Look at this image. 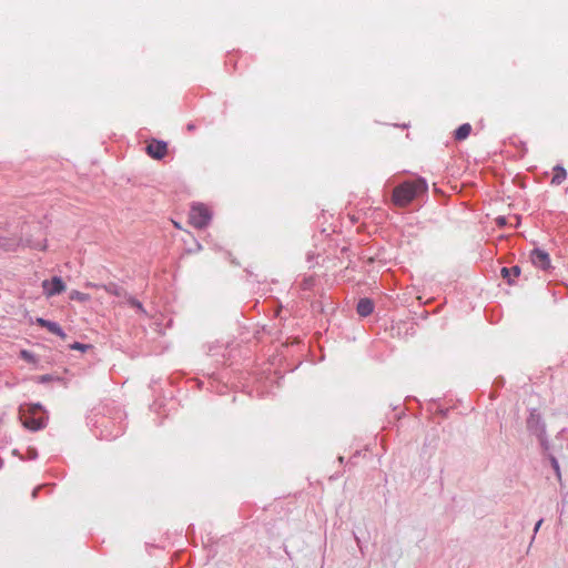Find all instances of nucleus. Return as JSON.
Instances as JSON below:
<instances>
[{
    "label": "nucleus",
    "mask_w": 568,
    "mask_h": 568,
    "mask_svg": "<svg viewBox=\"0 0 568 568\" xmlns=\"http://www.w3.org/2000/svg\"><path fill=\"white\" fill-rule=\"evenodd\" d=\"M339 463H344V458L341 456L338 457Z\"/></svg>",
    "instance_id": "c756f323"
},
{
    "label": "nucleus",
    "mask_w": 568,
    "mask_h": 568,
    "mask_svg": "<svg viewBox=\"0 0 568 568\" xmlns=\"http://www.w3.org/2000/svg\"><path fill=\"white\" fill-rule=\"evenodd\" d=\"M48 419L49 416L44 407L40 403H36L29 406L23 424L28 429L37 432L47 426Z\"/></svg>",
    "instance_id": "f03ea898"
},
{
    "label": "nucleus",
    "mask_w": 568,
    "mask_h": 568,
    "mask_svg": "<svg viewBox=\"0 0 568 568\" xmlns=\"http://www.w3.org/2000/svg\"><path fill=\"white\" fill-rule=\"evenodd\" d=\"M0 247H3L4 250L9 251L12 248V244L9 243V240L0 236Z\"/></svg>",
    "instance_id": "412c9836"
},
{
    "label": "nucleus",
    "mask_w": 568,
    "mask_h": 568,
    "mask_svg": "<svg viewBox=\"0 0 568 568\" xmlns=\"http://www.w3.org/2000/svg\"><path fill=\"white\" fill-rule=\"evenodd\" d=\"M470 133H471V125L469 123H464V124L459 125L454 131V138L456 141H463V140L467 139Z\"/></svg>",
    "instance_id": "9b49d317"
},
{
    "label": "nucleus",
    "mask_w": 568,
    "mask_h": 568,
    "mask_svg": "<svg viewBox=\"0 0 568 568\" xmlns=\"http://www.w3.org/2000/svg\"><path fill=\"white\" fill-rule=\"evenodd\" d=\"M530 260L536 267L542 271H548L551 268L550 256L545 250L539 247L534 248L530 252Z\"/></svg>",
    "instance_id": "423d86ee"
},
{
    "label": "nucleus",
    "mask_w": 568,
    "mask_h": 568,
    "mask_svg": "<svg viewBox=\"0 0 568 568\" xmlns=\"http://www.w3.org/2000/svg\"><path fill=\"white\" fill-rule=\"evenodd\" d=\"M48 322H49V320H45V318H42V317H38V318H37V321H36V323H37L39 326L44 327V328H45V326H47Z\"/></svg>",
    "instance_id": "5701e85b"
},
{
    "label": "nucleus",
    "mask_w": 568,
    "mask_h": 568,
    "mask_svg": "<svg viewBox=\"0 0 568 568\" xmlns=\"http://www.w3.org/2000/svg\"><path fill=\"white\" fill-rule=\"evenodd\" d=\"M354 537H355V540H356L357 546H358V547H359V549L362 550V547H361V540H359V538H358L356 535H354Z\"/></svg>",
    "instance_id": "c85d7f7f"
},
{
    "label": "nucleus",
    "mask_w": 568,
    "mask_h": 568,
    "mask_svg": "<svg viewBox=\"0 0 568 568\" xmlns=\"http://www.w3.org/2000/svg\"><path fill=\"white\" fill-rule=\"evenodd\" d=\"M520 273L521 268L518 265H514L511 267H501L500 270L503 278L506 280L509 285H513L515 283L514 278L518 277Z\"/></svg>",
    "instance_id": "9d476101"
},
{
    "label": "nucleus",
    "mask_w": 568,
    "mask_h": 568,
    "mask_svg": "<svg viewBox=\"0 0 568 568\" xmlns=\"http://www.w3.org/2000/svg\"><path fill=\"white\" fill-rule=\"evenodd\" d=\"M189 219L195 229L203 230L210 224L212 213L205 204L195 203L191 206Z\"/></svg>",
    "instance_id": "7ed1b4c3"
},
{
    "label": "nucleus",
    "mask_w": 568,
    "mask_h": 568,
    "mask_svg": "<svg viewBox=\"0 0 568 568\" xmlns=\"http://www.w3.org/2000/svg\"><path fill=\"white\" fill-rule=\"evenodd\" d=\"M496 224L499 226V227H504L507 225V217L506 216H503V215H499L496 217Z\"/></svg>",
    "instance_id": "4be33fe9"
},
{
    "label": "nucleus",
    "mask_w": 568,
    "mask_h": 568,
    "mask_svg": "<svg viewBox=\"0 0 568 568\" xmlns=\"http://www.w3.org/2000/svg\"><path fill=\"white\" fill-rule=\"evenodd\" d=\"M51 379H52V376H51V375H49V374L40 376V382H41V383H48V382H50Z\"/></svg>",
    "instance_id": "b1692460"
},
{
    "label": "nucleus",
    "mask_w": 568,
    "mask_h": 568,
    "mask_svg": "<svg viewBox=\"0 0 568 568\" xmlns=\"http://www.w3.org/2000/svg\"><path fill=\"white\" fill-rule=\"evenodd\" d=\"M195 128H196V126H195V124H194V123H189V124L186 125L187 131H194V130H195Z\"/></svg>",
    "instance_id": "a878e982"
},
{
    "label": "nucleus",
    "mask_w": 568,
    "mask_h": 568,
    "mask_svg": "<svg viewBox=\"0 0 568 568\" xmlns=\"http://www.w3.org/2000/svg\"><path fill=\"white\" fill-rule=\"evenodd\" d=\"M103 437H104L105 439H108V440H111V439L116 438V437H118V434H116V435H113V436L104 435Z\"/></svg>",
    "instance_id": "cd10ccee"
},
{
    "label": "nucleus",
    "mask_w": 568,
    "mask_h": 568,
    "mask_svg": "<svg viewBox=\"0 0 568 568\" xmlns=\"http://www.w3.org/2000/svg\"><path fill=\"white\" fill-rule=\"evenodd\" d=\"M537 438L539 440V444H540L542 450L545 453H547L549 450V448H550V444H549V440H548V437H547V432L544 433L542 435L537 436Z\"/></svg>",
    "instance_id": "dca6fc26"
},
{
    "label": "nucleus",
    "mask_w": 568,
    "mask_h": 568,
    "mask_svg": "<svg viewBox=\"0 0 568 568\" xmlns=\"http://www.w3.org/2000/svg\"><path fill=\"white\" fill-rule=\"evenodd\" d=\"M526 427L529 434L536 437L546 433V423L537 408L529 409Z\"/></svg>",
    "instance_id": "20e7f679"
},
{
    "label": "nucleus",
    "mask_w": 568,
    "mask_h": 568,
    "mask_svg": "<svg viewBox=\"0 0 568 568\" xmlns=\"http://www.w3.org/2000/svg\"><path fill=\"white\" fill-rule=\"evenodd\" d=\"M88 287H102L105 292H108L111 295H114L116 297H126L128 292L116 283H108L103 285L93 284V283H87Z\"/></svg>",
    "instance_id": "6e6552de"
},
{
    "label": "nucleus",
    "mask_w": 568,
    "mask_h": 568,
    "mask_svg": "<svg viewBox=\"0 0 568 568\" xmlns=\"http://www.w3.org/2000/svg\"><path fill=\"white\" fill-rule=\"evenodd\" d=\"M43 292L47 296H55L65 290V284L60 276H53L51 280H45L42 283Z\"/></svg>",
    "instance_id": "0eeeda50"
},
{
    "label": "nucleus",
    "mask_w": 568,
    "mask_h": 568,
    "mask_svg": "<svg viewBox=\"0 0 568 568\" xmlns=\"http://www.w3.org/2000/svg\"><path fill=\"white\" fill-rule=\"evenodd\" d=\"M146 154L154 160H162L168 152V143L162 140L152 139L146 148Z\"/></svg>",
    "instance_id": "39448f33"
},
{
    "label": "nucleus",
    "mask_w": 568,
    "mask_h": 568,
    "mask_svg": "<svg viewBox=\"0 0 568 568\" xmlns=\"http://www.w3.org/2000/svg\"><path fill=\"white\" fill-rule=\"evenodd\" d=\"M567 178V171L561 165H556L554 168V176L551 179V183L555 185H560Z\"/></svg>",
    "instance_id": "f8f14e48"
},
{
    "label": "nucleus",
    "mask_w": 568,
    "mask_h": 568,
    "mask_svg": "<svg viewBox=\"0 0 568 568\" xmlns=\"http://www.w3.org/2000/svg\"><path fill=\"white\" fill-rule=\"evenodd\" d=\"M45 328L50 333L55 334V335L60 336L61 338H65L67 337V334L64 333L63 328L57 322L49 321L47 326H45Z\"/></svg>",
    "instance_id": "ddd939ff"
},
{
    "label": "nucleus",
    "mask_w": 568,
    "mask_h": 568,
    "mask_svg": "<svg viewBox=\"0 0 568 568\" xmlns=\"http://www.w3.org/2000/svg\"><path fill=\"white\" fill-rule=\"evenodd\" d=\"M40 487H37L32 491V498H37Z\"/></svg>",
    "instance_id": "bb28decb"
},
{
    "label": "nucleus",
    "mask_w": 568,
    "mask_h": 568,
    "mask_svg": "<svg viewBox=\"0 0 568 568\" xmlns=\"http://www.w3.org/2000/svg\"><path fill=\"white\" fill-rule=\"evenodd\" d=\"M374 302L368 297L359 298L356 305V312L361 317H367L374 312Z\"/></svg>",
    "instance_id": "1a4fd4ad"
},
{
    "label": "nucleus",
    "mask_w": 568,
    "mask_h": 568,
    "mask_svg": "<svg viewBox=\"0 0 568 568\" xmlns=\"http://www.w3.org/2000/svg\"><path fill=\"white\" fill-rule=\"evenodd\" d=\"M427 190V182L423 178H419L416 181H406L394 189L392 201L396 206L405 207L420 193H426Z\"/></svg>",
    "instance_id": "f257e3e1"
},
{
    "label": "nucleus",
    "mask_w": 568,
    "mask_h": 568,
    "mask_svg": "<svg viewBox=\"0 0 568 568\" xmlns=\"http://www.w3.org/2000/svg\"><path fill=\"white\" fill-rule=\"evenodd\" d=\"M69 298L71 301H78V302H81V303H85V302L90 301L91 297L87 293H82L80 291L73 290L69 294Z\"/></svg>",
    "instance_id": "4468645a"
},
{
    "label": "nucleus",
    "mask_w": 568,
    "mask_h": 568,
    "mask_svg": "<svg viewBox=\"0 0 568 568\" xmlns=\"http://www.w3.org/2000/svg\"><path fill=\"white\" fill-rule=\"evenodd\" d=\"M547 457H548L550 465L556 474L557 479L560 481L561 480V471H560V466H559L558 459L552 454H548Z\"/></svg>",
    "instance_id": "2eb2a0df"
},
{
    "label": "nucleus",
    "mask_w": 568,
    "mask_h": 568,
    "mask_svg": "<svg viewBox=\"0 0 568 568\" xmlns=\"http://www.w3.org/2000/svg\"><path fill=\"white\" fill-rule=\"evenodd\" d=\"M28 459L34 460L38 458V450L33 447H29L27 450Z\"/></svg>",
    "instance_id": "aec40b11"
},
{
    "label": "nucleus",
    "mask_w": 568,
    "mask_h": 568,
    "mask_svg": "<svg viewBox=\"0 0 568 568\" xmlns=\"http://www.w3.org/2000/svg\"><path fill=\"white\" fill-rule=\"evenodd\" d=\"M128 302L131 306L138 308L139 311L141 312H144V308L142 306V303L140 301H138L135 297L133 296H128Z\"/></svg>",
    "instance_id": "6ab92c4d"
},
{
    "label": "nucleus",
    "mask_w": 568,
    "mask_h": 568,
    "mask_svg": "<svg viewBox=\"0 0 568 568\" xmlns=\"http://www.w3.org/2000/svg\"><path fill=\"white\" fill-rule=\"evenodd\" d=\"M20 356H21V358H23L28 363H36L37 362L36 355L32 352H30V351L22 349L20 352Z\"/></svg>",
    "instance_id": "a211bd4d"
},
{
    "label": "nucleus",
    "mask_w": 568,
    "mask_h": 568,
    "mask_svg": "<svg viewBox=\"0 0 568 568\" xmlns=\"http://www.w3.org/2000/svg\"><path fill=\"white\" fill-rule=\"evenodd\" d=\"M544 519H539L536 525H535V528H534V534H537V531L539 530L541 524H542Z\"/></svg>",
    "instance_id": "393cba45"
},
{
    "label": "nucleus",
    "mask_w": 568,
    "mask_h": 568,
    "mask_svg": "<svg viewBox=\"0 0 568 568\" xmlns=\"http://www.w3.org/2000/svg\"><path fill=\"white\" fill-rule=\"evenodd\" d=\"M69 348L70 349H75V351H80V352H85L87 349L92 348V345L83 344V343H80V342H74V343L69 345Z\"/></svg>",
    "instance_id": "f3484780"
}]
</instances>
